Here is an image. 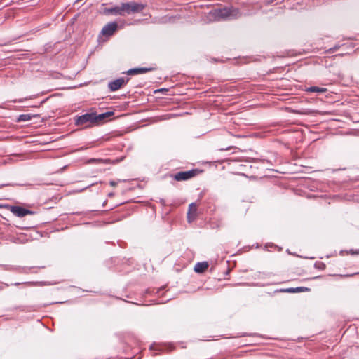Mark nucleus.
I'll use <instances>...</instances> for the list:
<instances>
[{
    "label": "nucleus",
    "mask_w": 359,
    "mask_h": 359,
    "mask_svg": "<svg viewBox=\"0 0 359 359\" xmlns=\"http://www.w3.org/2000/svg\"><path fill=\"white\" fill-rule=\"evenodd\" d=\"M144 5L137 4L135 1L130 3H123L121 6H116L111 8L106 9L105 12L111 15H125L126 14H130L140 11L144 8Z\"/></svg>",
    "instance_id": "f257e3e1"
},
{
    "label": "nucleus",
    "mask_w": 359,
    "mask_h": 359,
    "mask_svg": "<svg viewBox=\"0 0 359 359\" xmlns=\"http://www.w3.org/2000/svg\"><path fill=\"white\" fill-rule=\"evenodd\" d=\"M238 16V10L232 8L211 10L208 14V18L210 21H219L225 19L236 18Z\"/></svg>",
    "instance_id": "f03ea898"
},
{
    "label": "nucleus",
    "mask_w": 359,
    "mask_h": 359,
    "mask_svg": "<svg viewBox=\"0 0 359 359\" xmlns=\"http://www.w3.org/2000/svg\"><path fill=\"white\" fill-rule=\"evenodd\" d=\"M95 123V113H87L83 115L76 116L75 118V124L79 126L88 127Z\"/></svg>",
    "instance_id": "7ed1b4c3"
},
{
    "label": "nucleus",
    "mask_w": 359,
    "mask_h": 359,
    "mask_svg": "<svg viewBox=\"0 0 359 359\" xmlns=\"http://www.w3.org/2000/svg\"><path fill=\"white\" fill-rule=\"evenodd\" d=\"M196 172V170L181 171L174 174L173 175H172V177L176 181H185L194 177Z\"/></svg>",
    "instance_id": "20e7f679"
},
{
    "label": "nucleus",
    "mask_w": 359,
    "mask_h": 359,
    "mask_svg": "<svg viewBox=\"0 0 359 359\" xmlns=\"http://www.w3.org/2000/svg\"><path fill=\"white\" fill-rule=\"evenodd\" d=\"M129 81L128 78H118L109 83L108 86L111 91H116L120 89L123 85L126 84Z\"/></svg>",
    "instance_id": "39448f33"
},
{
    "label": "nucleus",
    "mask_w": 359,
    "mask_h": 359,
    "mask_svg": "<svg viewBox=\"0 0 359 359\" xmlns=\"http://www.w3.org/2000/svg\"><path fill=\"white\" fill-rule=\"evenodd\" d=\"M8 210L15 216L22 217L27 215L32 214V212L25 209L21 206L11 205L8 208Z\"/></svg>",
    "instance_id": "423d86ee"
},
{
    "label": "nucleus",
    "mask_w": 359,
    "mask_h": 359,
    "mask_svg": "<svg viewBox=\"0 0 359 359\" xmlns=\"http://www.w3.org/2000/svg\"><path fill=\"white\" fill-rule=\"evenodd\" d=\"M117 27L118 25L116 22H109L102 28L101 33L104 36H110L114 34Z\"/></svg>",
    "instance_id": "0eeeda50"
},
{
    "label": "nucleus",
    "mask_w": 359,
    "mask_h": 359,
    "mask_svg": "<svg viewBox=\"0 0 359 359\" xmlns=\"http://www.w3.org/2000/svg\"><path fill=\"white\" fill-rule=\"evenodd\" d=\"M197 206L194 203L189 204L187 212V221L189 223L192 222L196 217Z\"/></svg>",
    "instance_id": "6e6552de"
},
{
    "label": "nucleus",
    "mask_w": 359,
    "mask_h": 359,
    "mask_svg": "<svg viewBox=\"0 0 359 359\" xmlns=\"http://www.w3.org/2000/svg\"><path fill=\"white\" fill-rule=\"evenodd\" d=\"M208 263L207 262H197L194 268L195 272L201 273L208 268Z\"/></svg>",
    "instance_id": "1a4fd4ad"
},
{
    "label": "nucleus",
    "mask_w": 359,
    "mask_h": 359,
    "mask_svg": "<svg viewBox=\"0 0 359 359\" xmlns=\"http://www.w3.org/2000/svg\"><path fill=\"white\" fill-rule=\"evenodd\" d=\"M151 70L150 68H133L130 69L127 72L128 75H135V74H144L149 71Z\"/></svg>",
    "instance_id": "9d476101"
},
{
    "label": "nucleus",
    "mask_w": 359,
    "mask_h": 359,
    "mask_svg": "<svg viewBox=\"0 0 359 359\" xmlns=\"http://www.w3.org/2000/svg\"><path fill=\"white\" fill-rule=\"evenodd\" d=\"M112 115H114V112H112V111H107V112L99 114V115L96 114V123L101 121L107 118H109V117L111 116Z\"/></svg>",
    "instance_id": "9b49d317"
},
{
    "label": "nucleus",
    "mask_w": 359,
    "mask_h": 359,
    "mask_svg": "<svg viewBox=\"0 0 359 359\" xmlns=\"http://www.w3.org/2000/svg\"><path fill=\"white\" fill-rule=\"evenodd\" d=\"M307 92L311 93H323L327 91V89L325 88H320L318 86H311L306 89Z\"/></svg>",
    "instance_id": "f8f14e48"
},
{
    "label": "nucleus",
    "mask_w": 359,
    "mask_h": 359,
    "mask_svg": "<svg viewBox=\"0 0 359 359\" xmlns=\"http://www.w3.org/2000/svg\"><path fill=\"white\" fill-rule=\"evenodd\" d=\"M32 115L30 114H20L17 118V121L22 122V121H28L32 119Z\"/></svg>",
    "instance_id": "ddd939ff"
},
{
    "label": "nucleus",
    "mask_w": 359,
    "mask_h": 359,
    "mask_svg": "<svg viewBox=\"0 0 359 359\" xmlns=\"http://www.w3.org/2000/svg\"><path fill=\"white\" fill-rule=\"evenodd\" d=\"M294 292H304L305 290H308V288L299 287H295V288L294 287Z\"/></svg>",
    "instance_id": "4468645a"
},
{
    "label": "nucleus",
    "mask_w": 359,
    "mask_h": 359,
    "mask_svg": "<svg viewBox=\"0 0 359 359\" xmlns=\"http://www.w3.org/2000/svg\"><path fill=\"white\" fill-rule=\"evenodd\" d=\"M283 292H289V293H293L294 292V287H290L285 290H282Z\"/></svg>",
    "instance_id": "2eb2a0df"
},
{
    "label": "nucleus",
    "mask_w": 359,
    "mask_h": 359,
    "mask_svg": "<svg viewBox=\"0 0 359 359\" xmlns=\"http://www.w3.org/2000/svg\"><path fill=\"white\" fill-rule=\"evenodd\" d=\"M168 90L167 88H158V93H164L165 91H168Z\"/></svg>",
    "instance_id": "dca6fc26"
},
{
    "label": "nucleus",
    "mask_w": 359,
    "mask_h": 359,
    "mask_svg": "<svg viewBox=\"0 0 359 359\" xmlns=\"http://www.w3.org/2000/svg\"><path fill=\"white\" fill-rule=\"evenodd\" d=\"M164 102H165V101L163 100H160V98L158 97V106L163 105L164 104Z\"/></svg>",
    "instance_id": "f3484780"
},
{
    "label": "nucleus",
    "mask_w": 359,
    "mask_h": 359,
    "mask_svg": "<svg viewBox=\"0 0 359 359\" xmlns=\"http://www.w3.org/2000/svg\"><path fill=\"white\" fill-rule=\"evenodd\" d=\"M109 184H110V185H111V186H113V187H114V186H116V182H114V181H111V182H109Z\"/></svg>",
    "instance_id": "a211bd4d"
},
{
    "label": "nucleus",
    "mask_w": 359,
    "mask_h": 359,
    "mask_svg": "<svg viewBox=\"0 0 359 359\" xmlns=\"http://www.w3.org/2000/svg\"><path fill=\"white\" fill-rule=\"evenodd\" d=\"M351 252L352 254H359V250L355 252L353 250H351Z\"/></svg>",
    "instance_id": "6ab92c4d"
},
{
    "label": "nucleus",
    "mask_w": 359,
    "mask_h": 359,
    "mask_svg": "<svg viewBox=\"0 0 359 359\" xmlns=\"http://www.w3.org/2000/svg\"><path fill=\"white\" fill-rule=\"evenodd\" d=\"M108 196H109V197H111V196H114V194H113V193H109V194H108Z\"/></svg>",
    "instance_id": "aec40b11"
},
{
    "label": "nucleus",
    "mask_w": 359,
    "mask_h": 359,
    "mask_svg": "<svg viewBox=\"0 0 359 359\" xmlns=\"http://www.w3.org/2000/svg\"><path fill=\"white\" fill-rule=\"evenodd\" d=\"M161 203L164 205V201L163 200H161Z\"/></svg>",
    "instance_id": "412c9836"
},
{
    "label": "nucleus",
    "mask_w": 359,
    "mask_h": 359,
    "mask_svg": "<svg viewBox=\"0 0 359 359\" xmlns=\"http://www.w3.org/2000/svg\"><path fill=\"white\" fill-rule=\"evenodd\" d=\"M19 284H20V283H15V285H19Z\"/></svg>",
    "instance_id": "4be33fe9"
},
{
    "label": "nucleus",
    "mask_w": 359,
    "mask_h": 359,
    "mask_svg": "<svg viewBox=\"0 0 359 359\" xmlns=\"http://www.w3.org/2000/svg\"><path fill=\"white\" fill-rule=\"evenodd\" d=\"M154 93H157V90H155L154 91Z\"/></svg>",
    "instance_id": "5701e85b"
},
{
    "label": "nucleus",
    "mask_w": 359,
    "mask_h": 359,
    "mask_svg": "<svg viewBox=\"0 0 359 359\" xmlns=\"http://www.w3.org/2000/svg\"><path fill=\"white\" fill-rule=\"evenodd\" d=\"M4 187V185H1V186H0V188H1V187Z\"/></svg>",
    "instance_id": "b1692460"
}]
</instances>
